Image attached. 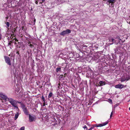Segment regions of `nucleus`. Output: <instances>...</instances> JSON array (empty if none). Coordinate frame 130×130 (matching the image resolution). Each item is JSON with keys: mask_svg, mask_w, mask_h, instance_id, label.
<instances>
[{"mask_svg": "<svg viewBox=\"0 0 130 130\" xmlns=\"http://www.w3.org/2000/svg\"><path fill=\"white\" fill-rule=\"evenodd\" d=\"M16 53L18 54H19V51H17L16 52Z\"/></svg>", "mask_w": 130, "mask_h": 130, "instance_id": "nucleus-32", "label": "nucleus"}, {"mask_svg": "<svg viewBox=\"0 0 130 130\" xmlns=\"http://www.w3.org/2000/svg\"><path fill=\"white\" fill-rule=\"evenodd\" d=\"M38 0H36V1L35 2V3L37 5L38 4Z\"/></svg>", "mask_w": 130, "mask_h": 130, "instance_id": "nucleus-26", "label": "nucleus"}, {"mask_svg": "<svg viewBox=\"0 0 130 130\" xmlns=\"http://www.w3.org/2000/svg\"><path fill=\"white\" fill-rule=\"evenodd\" d=\"M17 103H19V104H20L21 103V102H19L18 101H17Z\"/></svg>", "mask_w": 130, "mask_h": 130, "instance_id": "nucleus-30", "label": "nucleus"}, {"mask_svg": "<svg viewBox=\"0 0 130 130\" xmlns=\"http://www.w3.org/2000/svg\"><path fill=\"white\" fill-rule=\"evenodd\" d=\"M11 43L10 42L8 43V45H11Z\"/></svg>", "mask_w": 130, "mask_h": 130, "instance_id": "nucleus-33", "label": "nucleus"}, {"mask_svg": "<svg viewBox=\"0 0 130 130\" xmlns=\"http://www.w3.org/2000/svg\"><path fill=\"white\" fill-rule=\"evenodd\" d=\"M98 127V125L97 124L93 125V127H92V128H94V127Z\"/></svg>", "mask_w": 130, "mask_h": 130, "instance_id": "nucleus-22", "label": "nucleus"}, {"mask_svg": "<svg viewBox=\"0 0 130 130\" xmlns=\"http://www.w3.org/2000/svg\"><path fill=\"white\" fill-rule=\"evenodd\" d=\"M112 112H113L112 111L111 113V115H110V118H111L112 116V115L113 114Z\"/></svg>", "mask_w": 130, "mask_h": 130, "instance_id": "nucleus-27", "label": "nucleus"}, {"mask_svg": "<svg viewBox=\"0 0 130 130\" xmlns=\"http://www.w3.org/2000/svg\"><path fill=\"white\" fill-rule=\"evenodd\" d=\"M19 113H17L15 115V117H14V120H16L19 116Z\"/></svg>", "mask_w": 130, "mask_h": 130, "instance_id": "nucleus-14", "label": "nucleus"}, {"mask_svg": "<svg viewBox=\"0 0 130 130\" xmlns=\"http://www.w3.org/2000/svg\"><path fill=\"white\" fill-rule=\"evenodd\" d=\"M53 122H56V120L55 118H54L53 119Z\"/></svg>", "mask_w": 130, "mask_h": 130, "instance_id": "nucleus-25", "label": "nucleus"}, {"mask_svg": "<svg viewBox=\"0 0 130 130\" xmlns=\"http://www.w3.org/2000/svg\"><path fill=\"white\" fill-rule=\"evenodd\" d=\"M28 45L31 48L33 47L34 46V45L31 44V42H30L28 43Z\"/></svg>", "mask_w": 130, "mask_h": 130, "instance_id": "nucleus-13", "label": "nucleus"}, {"mask_svg": "<svg viewBox=\"0 0 130 130\" xmlns=\"http://www.w3.org/2000/svg\"><path fill=\"white\" fill-rule=\"evenodd\" d=\"M126 78V81L128 80L129 79H130V75L127 76Z\"/></svg>", "mask_w": 130, "mask_h": 130, "instance_id": "nucleus-16", "label": "nucleus"}, {"mask_svg": "<svg viewBox=\"0 0 130 130\" xmlns=\"http://www.w3.org/2000/svg\"><path fill=\"white\" fill-rule=\"evenodd\" d=\"M92 127H91L90 129H89L88 130H90L91 129H92Z\"/></svg>", "mask_w": 130, "mask_h": 130, "instance_id": "nucleus-34", "label": "nucleus"}, {"mask_svg": "<svg viewBox=\"0 0 130 130\" xmlns=\"http://www.w3.org/2000/svg\"><path fill=\"white\" fill-rule=\"evenodd\" d=\"M55 124H56L55 123H54V125H55Z\"/></svg>", "mask_w": 130, "mask_h": 130, "instance_id": "nucleus-43", "label": "nucleus"}, {"mask_svg": "<svg viewBox=\"0 0 130 130\" xmlns=\"http://www.w3.org/2000/svg\"><path fill=\"white\" fill-rule=\"evenodd\" d=\"M109 40L110 42H112L110 44H113L114 42L115 43L116 41H117L116 40H115L113 38H110L109 39Z\"/></svg>", "mask_w": 130, "mask_h": 130, "instance_id": "nucleus-11", "label": "nucleus"}, {"mask_svg": "<svg viewBox=\"0 0 130 130\" xmlns=\"http://www.w3.org/2000/svg\"><path fill=\"white\" fill-rule=\"evenodd\" d=\"M15 41H18V40H17V39H16L15 40Z\"/></svg>", "mask_w": 130, "mask_h": 130, "instance_id": "nucleus-36", "label": "nucleus"}, {"mask_svg": "<svg viewBox=\"0 0 130 130\" xmlns=\"http://www.w3.org/2000/svg\"><path fill=\"white\" fill-rule=\"evenodd\" d=\"M114 51H115V53L117 54H119L120 53V52L118 51V49L117 48V49H114Z\"/></svg>", "mask_w": 130, "mask_h": 130, "instance_id": "nucleus-12", "label": "nucleus"}, {"mask_svg": "<svg viewBox=\"0 0 130 130\" xmlns=\"http://www.w3.org/2000/svg\"><path fill=\"white\" fill-rule=\"evenodd\" d=\"M53 95V93L52 92H50L48 95V98H51Z\"/></svg>", "mask_w": 130, "mask_h": 130, "instance_id": "nucleus-17", "label": "nucleus"}, {"mask_svg": "<svg viewBox=\"0 0 130 130\" xmlns=\"http://www.w3.org/2000/svg\"><path fill=\"white\" fill-rule=\"evenodd\" d=\"M21 107L25 114L26 115H29V112L27 108L23 104H21Z\"/></svg>", "mask_w": 130, "mask_h": 130, "instance_id": "nucleus-2", "label": "nucleus"}, {"mask_svg": "<svg viewBox=\"0 0 130 130\" xmlns=\"http://www.w3.org/2000/svg\"><path fill=\"white\" fill-rule=\"evenodd\" d=\"M42 100H43V102H44V103H45V98L44 97V96L42 95Z\"/></svg>", "mask_w": 130, "mask_h": 130, "instance_id": "nucleus-19", "label": "nucleus"}, {"mask_svg": "<svg viewBox=\"0 0 130 130\" xmlns=\"http://www.w3.org/2000/svg\"><path fill=\"white\" fill-rule=\"evenodd\" d=\"M103 1H106V3L108 5H109L110 3H111V5H112L113 4L116 2V0H103Z\"/></svg>", "mask_w": 130, "mask_h": 130, "instance_id": "nucleus-6", "label": "nucleus"}, {"mask_svg": "<svg viewBox=\"0 0 130 130\" xmlns=\"http://www.w3.org/2000/svg\"><path fill=\"white\" fill-rule=\"evenodd\" d=\"M61 70V68H57L56 69V71L57 72L60 71Z\"/></svg>", "mask_w": 130, "mask_h": 130, "instance_id": "nucleus-15", "label": "nucleus"}, {"mask_svg": "<svg viewBox=\"0 0 130 130\" xmlns=\"http://www.w3.org/2000/svg\"><path fill=\"white\" fill-rule=\"evenodd\" d=\"M29 121L31 122L35 121L36 119V117L35 116H32L30 114L29 115Z\"/></svg>", "mask_w": 130, "mask_h": 130, "instance_id": "nucleus-4", "label": "nucleus"}, {"mask_svg": "<svg viewBox=\"0 0 130 130\" xmlns=\"http://www.w3.org/2000/svg\"><path fill=\"white\" fill-rule=\"evenodd\" d=\"M126 86H124V85L119 84L115 86V87L116 88L118 89H121L125 87Z\"/></svg>", "mask_w": 130, "mask_h": 130, "instance_id": "nucleus-7", "label": "nucleus"}, {"mask_svg": "<svg viewBox=\"0 0 130 130\" xmlns=\"http://www.w3.org/2000/svg\"><path fill=\"white\" fill-rule=\"evenodd\" d=\"M42 2H44L45 1V0H41Z\"/></svg>", "mask_w": 130, "mask_h": 130, "instance_id": "nucleus-35", "label": "nucleus"}, {"mask_svg": "<svg viewBox=\"0 0 130 130\" xmlns=\"http://www.w3.org/2000/svg\"><path fill=\"white\" fill-rule=\"evenodd\" d=\"M108 102L111 103H112V100L111 99H108Z\"/></svg>", "mask_w": 130, "mask_h": 130, "instance_id": "nucleus-23", "label": "nucleus"}, {"mask_svg": "<svg viewBox=\"0 0 130 130\" xmlns=\"http://www.w3.org/2000/svg\"><path fill=\"white\" fill-rule=\"evenodd\" d=\"M89 75H91V74H90V75H89Z\"/></svg>", "mask_w": 130, "mask_h": 130, "instance_id": "nucleus-40", "label": "nucleus"}, {"mask_svg": "<svg viewBox=\"0 0 130 130\" xmlns=\"http://www.w3.org/2000/svg\"><path fill=\"white\" fill-rule=\"evenodd\" d=\"M108 122L107 121L104 123H103L102 124H98V127H102L103 126H105L107 124Z\"/></svg>", "mask_w": 130, "mask_h": 130, "instance_id": "nucleus-9", "label": "nucleus"}, {"mask_svg": "<svg viewBox=\"0 0 130 130\" xmlns=\"http://www.w3.org/2000/svg\"><path fill=\"white\" fill-rule=\"evenodd\" d=\"M99 84H98V87L99 86L100 87L102 86L105 84L104 82L102 81H100L99 82Z\"/></svg>", "mask_w": 130, "mask_h": 130, "instance_id": "nucleus-10", "label": "nucleus"}, {"mask_svg": "<svg viewBox=\"0 0 130 130\" xmlns=\"http://www.w3.org/2000/svg\"><path fill=\"white\" fill-rule=\"evenodd\" d=\"M71 32V31L70 29H67L63 31L60 33V34L61 35L64 36L65 35L69 34Z\"/></svg>", "mask_w": 130, "mask_h": 130, "instance_id": "nucleus-3", "label": "nucleus"}, {"mask_svg": "<svg viewBox=\"0 0 130 130\" xmlns=\"http://www.w3.org/2000/svg\"><path fill=\"white\" fill-rule=\"evenodd\" d=\"M1 39V35H0V39Z\"/></svg>", "mask_w": 130, "mask_h": 130, "instance_id": "nucleus-37", "label": "nucleus"}, {"mask_svg": "<svg viewBox=\"0 0 130 130\" xmlns=\"http://www.w3.org/2000/svg\"><path fill=\"white\" fill-rule=\"evenodd\" d=\"M25 127L24 126L22 127L20 129V130H24Z\"/></svg>", "mask_w": 130, "mask_h": 130, "instance_id": "nucleus-21", "label": "nucleus"}, {"mask_svg": "<svg viewBox=\"0 0 130 130\" xmlns=\"http://www.w3.org/2000/svg\"><path fill=\"white\" fill-rule=\"evenodd\" d=\"M115 106H116V105H115Z\"/></svg>", "mask_w": 130, "mask_h": 130, "instance_id": "nucleus-42", "label": "nucleus"}, {"mask_svg": "<svg viewBox=\"0 0 130 130\" xmlns=\"http://www.w3.org/2000/svg\"><path fill=\"white\" fill-rule=\"evenodd\" d=\"M115 106H116V105H115Z\"/></svg>", "mask_w": 130, "mask_h": 130, "instance_id": "nucleus-41", "label": "nucleus"}, {"mask_svg": "<svg viewBox=\"0 0 130 130\" xmlns=\"http://www.w3.org/2000/svg\"><path fill=\"white\" fill-rule=\"evenodd\" d=\"M4 58L5 62L8 65H11V63L10 61V59L9 57L7 56H5Z\"/></svg>", "mask_w": 130, "mask_h": 130, "instance_id": "nucleus-5", "label": "nucleus"}, {"mask_svg": "<svg viewBox=\"0 0 130 130\" xmlns=\"http://www.w3.org/2000/svg\"><path fill=\"white\" fill-rule=\"evenodd\" d=\"M0 96L3 99L6 101H8V98L7 96L5 95L2 93H0Z\"/></svg>", "mask_w": 130, "mask_h": 130, "instance_id": "nucleus-8", "label": "nucleus"}, {"mask_svg": "<svg viewBox=\"0 0 130 130\" xmlns=\"http://www.w3.org/2000/svg\"><path fill=\"white\" fill-rule=\"evenodd\" d=\"M126 80V78H125V79H123L122 78H121V82H124V81H125Z\"/></svg>", "mask_w": 130, "mask_h": 130, "instance_id": "nucleus-20", "label": "nucleus"}, {"mask_svg": "<svg viewBox=\"0 0 130 130\" xmlns=\"http://www.w3.org/2000/svg\"><path fill=\"white\" fill-rule=\"evenodd\" d=\"M90 58L92 59V57H90Z\"/></svg>", "mask_w": 130, "mask_h": 130, "instance_id": "nucleus-39", "label": "nucleus"}, {"mask_svg": "<svg viewBox=\"0 0 130 130\" xmlns=\"http://www.w3.org/2000/svg\"><path fill=\"white\" fill-rule=\"evenodd\" d=\"M97 59V58H95L93 59V60L96 61Z\"/></svg>", "mask_w": 130, "mask_h": 130, "instance_id": "nucleus-28", "label": "nucleus"}, {"mask_svg": "<svg viewBox=\"0 0 130 130\" xmlns=\"http://www.w3.org/2000/svg\"><path fill=\"white\" fill-rule=\"evenodd\" d=\"M6 27L7 28H8L9 27V25H10V24L8 22H7L6 23Z\"/></svg>", "mask_w": 130, "mask_h": 130, "instance_id": "nucleus-18", "label": "nucleus"}, {"mask_svg": "<svg viewBox=\"0 0 130 130\" xmlns=\"http://www.w3.org/2000/svg\"><path fill=\"white\" fill-rule=\"evenodd\" d=\"M8 101L12 105L13 107L19 109L18 107L17 106V101L14 100L12 98H8Z\"/></svg>", "mask_w": 130, "mask_h": 130, "instance_id": "nucleus-1", "label": "nucleus"}, {"mask_svg": "<svg viewBox=\"0 0 130 130\" xmlns=\"http://www.w3.org/2000/svg\"><path fill=\"white\" fill-rule=\"evenodd\" d=\"M129 110H130V107L129 108Z\"/></svg>", "mask_w": 130, "mask_h": 130, "instance_id": "nucleus-38", "label": "nucleus"}, {"mask_svg": "<svg viewBox=\"0 0 130 130\" xmlns=\"http://www.w3.org/2000/svg\"><path fill=\"white\" fill-rule=\"evenodd\" d=\"M45 103H43V106H44L45 105Z\"/></svg>", "mask_w": 130, "mask_h": 130, "instance_id": "nucleus-31", "label": "nucleus"}, {"mask_svg": "<svg viewBox=\"0 0 130 130\" xmlns=\"http://www.w3.org/2000/svg\"><path fill=\"white\" fill-rule=\"evenodd\" d=\"M83 127V128L84 129H85V128H86V129L87 130V127L86 126V125H85L84 126V127Z\"/></svg>", "mask_w": 130, "mask_h": 130, "instance_id": "nucleus-24", "label": "nucleus"}, {"mask_svg": "<svg viewBox=\"0 0 130 130\" xmlns=\"http://www.w3.org/2000/svg\"><path fill=\"white\" fill-rule=\"evenodd\" d=\"M116 39H118V40L119 41L120 40H121V39H120L119 38H116Z\"/></svg>", "mask_w": 130, "mask_h": 130, "instance_id": "nucleus-29", "label": "nucleus"}]
</instances>
